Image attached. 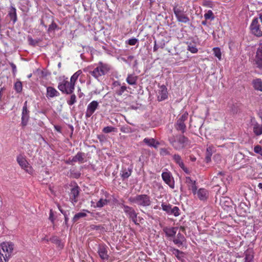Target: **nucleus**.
I'll return each mask as SVG.
<instances>
[{
	"instance_id": "obj_42",
	"label": "nucleus",
	"mask_w": 262,
	"mask_h": 262,
	"mask_svg": "<svg viewBox=\"0 0 262 262\" xmlns=\"http://www.w3.org/2000/svg\"><path fill=\"white\" fill-rule=\"evenodd\" d=\"M213 54L215 57H216L219 60H221L222 59V53L221 50L219 48H214L213 49Z\"/></svg>"
},
{
	"instance_id": "obj_63",
	"label": "nucleus",
	"mask_w": 262,
	"mask_h": 262,
	"mask_svg": "<svg viewBox=\"0 0 262 262\" xmlns=\"http://www.w3.org/2000/svg\"><path fill=\"white\" fill-rule=\"evenodd\" d=\"M154 49V51H156L157 50V49H158V48H157V47L156 46V43L155 44V46L154 47V49Z\"/></svg>"
},
{
	"instance_id": "obj_59",
	"label": "nucleus",
	"mask_w": 262,
	"mask_h": 262,
	"mask_svg": "<svg viewBox=\"0 0 262 262\" xmlns=\"http://www.w3.org/2000/svg\"><path fill=\"white\" fill-rule=\"evenodd\" d=\"M57 207L59 211L61 212V213H62L64 215H65L66 212L61 209V206L59 204H58Z\"/></svg>"
},
{
	"instance_id": "obj_36",
	"label": "nucleus",
	"mask_w": 262,
	"mask_h": 262,
	"mask_svg": "<svg viewBox=\"0 0 262 262\" xmlns=\"http://www.w3.org/2000/svg\"><path fill=\"white\" fill-rule=\"evenodd\" d=\"M173 10L176 17H178L180 15L184 13V9L182 7H179L178 5L173 7Z\"/></svg>"
},
{
	"instance_id": "obj_18",
	"label": "nucleus",
	"mask_w": 262,
	"mask_h": 262,
	"mask_svg": "<svg viewBox=\"0 0 262 262\" xmlns=\"http://www.w3.org/2000/svg\"><path fill=\"white\" fill-rule=\"evenodd\" d=\"M85 154L82 152H78L74 156L70 161L67 162V163L70 164V162H78L80 163L84 162Z\"/></svg>"
},
{
	"instance_id": "obj_49",
	"label": "nucleus",
	"mask_w": 262,
	"mask_h": 262,
	"mask_svg": "<svg viewBox=\"0 0 262 262\" xmlns=\"http://www.w3.org/2000/svg\"><path fill=\"white\" fill-rule=\"evenodd\" d=\"M254 151L262 156V147L261 146L259 145L255 146L254 147Z\"/></svg>"
},
{
	"instance_id": "obj_46",
	"label": "nucleus",
	"mask_w": 262,
	"mask_h": 262,
	"mask_svg": "<svg viewBox=\"0 0 262 262\" xmlns=\"http://www.w3.org/2000/svg\"><path fill=\"white\" fill-rule=\"evenodd\" d=\"M103 132L106 134L110 133L112 132H116V128L113 127V126H106L103 128L102 130Z\"/></svg>"
},
{
	"instance_id": "obj_62",
	"label": "nucleus",
	"mask_w": 262,
	"mask_h": 262,
	"mask_svg": "<svg viewBox=\"0 0 262 262\" xmlns=\"http://www.w3.org/2000/svg\"><path fill=\"white\" fill-rule=\"evenodd\" d=\"M258 187L259 189H262V183H259L258 184Z\"/></svg>"
},
{
	"instance_id": "obj_39",
	"label": "nucleus",
	"mask_w": 262,
	"mask_h": 262,
	"mask_svg": "<svg viewBox=\"0 0 262 262\" xmlns=\"http://www.w3.org/2000/svg\"><path fill=\"white\" fill-rule=\"evenodd\" d=\"M187 50L192 53H196L198 50L194 42H190L188 46Z\"/></svg>"
},
{
	"instance_id": "obj_25",
	"label": "nucleus",
	"mask_w": 262,
	"mask_h": 262,
	"mask_svg": "<svg viewBox=\"0 0 262 262\" xmlns=\"http://www.w3.org/2000/svg\"><path fill=\"white\" fill-rule=\"evenodd\" d=\"M8 16L10 19L12 20L13 24H15L17 20L16 9L14 7L11 6L8 12Z\"/></svg>"
},
{
	"instance_id": "obj_41",
	"label": "nucleus",
	"mask_w": 262,
	"mask_h": 262,
	"mask_svg": "<svg viewBox=\"0 0 262 262\" xmlns=\"http://www.w3.org/2000/svg\"><path fill=\"white\" fill-rule=\"evenodd\" d=\"M14 88L17 93H20L23 89L22 83L20 81H17L14 83Z\"/></svg>"
},
{
	"instance_id": "obj_34",
	"label": "nucleus",
	"mask_w": 262,
	"mask_h": 262,
	"mask_svg": "<svg viewBox=\"0 0 262 262\" xmlns=\"http://www.w3.org/2000/svg\"><path fill=\"white\" fill-rule=\"evenodd\" d=\"M59 28L58 25L54 22V20L52 19L51 24L49 25V28L47 30V32L50 33L54 32L55 30H59Z\"/></svg>"
},
{
	"instance_id": "obj_47",
	"label": "nucleus",
	"mask_w": 262,
	"mask_h": 262,
	"mask_svg": "<svg viewBox=\"0 0 262 262\" xmlns=\"http://www.w3.org/2000/svg\"><path fill=\"white\" fill-rule=\"evenodd\" d=\"M76 102V97L75 94H72L69 100L67 101L68 104L69 105H73Z\"/></svg>"
},
{
	"instance_id": "obj_28",
	"label": "nucleus",
	"mask_w": 262,
	"mask_h": 262,
	"mask_svg": "<svg viewBox=\"0 0 262 262\" xmlns=\"http://www.w3.org/2000/svg\"><path fill=\"white\" fill-rule=\"evenodd\" d=\"M175 128L178 131H180L184 134L186 130V126L184 122L177 120L175 125Z\"/></svg>"
},
{
	"instance_id": "obj_38",
	"label": "nucleus",
	"mask_w": 262,
	"mask_h": 262,
	"mask_svg": "<svg viewBox=\"0 0 262 262\" xmlns=\"http://www.w3.org/2000/svg\"><path fill=\"white\" fill-rule=\"evenodd\" d=\"M82 74V71L79 70L75 72L71 77L70 80L75 85L79 76Z\"/></svg>"
},
{
	"instance_id": "obj_12",
	"label": "nucleus",
	"mask_w": 262,
	"mask_h": 262,
	"mask_svg": "<svg viewBox=\"0 0 262 262\" xmlns=\"http://www.w3.org/2000/svg\"><path fill=\"white\" fill-rule=\"evenodd\" d=\"M161 176L164 182L171 188L173 189L174 187V181L170 172H163Z\"/></svg>"
},
{
	"instance_id": "obj_16",
	"label": "nucleus",
	"mask_w": 262,
	"mask_h": 262,
	"mask_svg": "<svg viewBox=\"0 0 262 262\" xmlns=\"http://www.w3.org/2000/svg\"><path fill=\"white\" fill-rule=\"evenodd\" d=\"M159 90L158 93V100L159 101L164 100L168 98V92L166 86L164 85H162L159 87Z\"/></svg>"
},
{
	"instance_id": "obj_45",
	"label": "nucleus",
	"mask_w": 262,
	"mask_h": 262,
	"mask_svg": "<svg viewBox=\"0 0 262 262\" xmlns=\"http://www.w3.org/2000/svg\"><path fill=\"white\" fill-rule=\"evenodd\" d=\"M204 17L206 20L211 19H214V14L211 10H208L207 13L204 14Z\"/></svg>"
},
{
	"instance_id": "obj_40",
	"label": "nucleus",
	"mask_w": 262,
	"mask_h": 262,
	"mask_svg": "<svg viewBox=\"0 0 262 262\" xmlns=\"http://www.w3.org/2000/svg\"><path fill=\"white\" fill-rule=\"evenodd\" d=\"M86 214L84 212H79L76 213L73 218V222L75 223L77 222L79 219L86 216Z\"/></svg>"
},
{
	"instance_id": "obj_61",
	"label": "nucleus",
	"mask_w": 262,
	"mask_h": 262,
	"mask_svg": "<svg viewBox=\"0 0 262 262\" xmlns=\"http://www.w3.org/2000/svg\"><path fill=\"white\" fill-rule=\"evenodd\" d=\"M40 24L41 25H42L43 26H44L45 28H47V26L45 24L44 21H43V20H41Z\"/></svg>"
},
{
	"instance_id": "obj_64",
	"label": "nucleus",
	"mask_w": 262,
	"mask_h": 262,
	"mask_svg": "<svg viewBox=\"0 0 262 262\" xmlns=\"http://www.w3.org/2000/svg\"><path fill=\"white\" fill-rule=\"evenodd\" d=\"M64 220H65V222L67 223L68 221V217L66 216V214H65V215H64Z\"/></svg>"
},
{
	"instance_id": "obj_7",
	"label": "nucleus",
	"mask_w": 262,
	"mask_h": 262,
	"mask_svg": "<svg viewBox=\"0 0 262 262\" xmlns=\"http://www.w3.org/2000/svg\"><path fill=\"white\" fill-rule=\"evenodd\" d=\"M121 207L123 209L124 213L128 216V219L135 224L139 225L137 223V216L138 213L136 212L135 209L132 207L124 204H121Z\"/></svg>"
},
{
	"instance_id": "obj_30",
	"label": "nucleus",
	"mask_w": 262,
	"mask_h": 262,
	"mask_svg": "<svg viewBox=\"0 0 262 262\" xmlns=\"http://www.w3.org/2000/svg\"><path fill=\"white\" fill-rule=\"evenodd\" d=\"M172 159L176 163L178 164L179 166L183 169H185L184 164L181 159V156L178 154H174L172 156Z\"/></svg>"
},
{
	"instance_id": "obj_24",
	"label": "nucleus",
	"mask_w": 262,
	"mask_h": 262,
	"mask_svg": "<svg viewBox=\"0 0 262 262\" xmlns=\"http://www.w3.org/2000/svg\"><path fill=\"white\" fill-rule=\"evenodd\" d=\"M138 79V76L135 75V74H129L127 75L126 81L129 85H135L137 83Z\"/></svg>"
},
{
	"instance_id": "obj_22",
	"label": "nucleus",
	"mask_w": 262,
	"mask_h": 262,
	"mask_svg": "<svg viewBox=\"0 0 262 262\" xmlns=\"http://www.w3.org/2000/svg\"><path fill=\"white\" fill-rule=\"evenodd\" d=\"M144 143L150 147H153L155 148H157L158 146L160 145L159 142L156 141L154 138H145L143 140Z\"/></svg>"
},
{
	"instance_id": "obj_10",
	"label": "nucleus",
	"mask_w": 262,
	"mask_h": 262,
	"mask_svg": "<svg viewBox=\"0 0 262 262\" xmlns=\"http://www.w3.org/2000/svg\"><path fill=\"white\" fill-rule=\"evenodd\" d=\"M254 63L257 68L262 69V42L259 44L256 49Z\"/></svg>"
},
{
	"instance_id": "obj_57",
	"label": "nucleus",
	"mask_w": 262,
	"mask_h": 262,
	"mask_svg": "<svg viewBox=\"0 0 262 262\" xmlns=\"http://www.w3.org/2000/svg\"><path fill=\"white\" fill-rule=\"evenodd\" d=\"M211 156H212V155H211L210 154H206V158H205L206 162L208 163L209 162H210L211 161Z\"/></svg>"
},
{
	"instance_id": "obj_53",
	"label": "nucleus",
	"mask_w": 262,
	"mask_h": 262,
	"mask_svg": "<svg viewBox=\"0 0 262 262\" xmlns=\"http://www.w3.org/2000/svg\"><path fill=\"white\" fill-rule=\"evenodd\" d=\"M70 173H71V176L73 178H76V179L79 178L80 177V175H81L80 172H77V171L75 172L74 171H71Z\"/></svg>"
},
{
	"instance_id": "obj_19",
	"label": "nucleus",
	"mask_w": 262,
	"mask_h": 262,
	"mask_svg": "<svg viewBox=\"0 0 262 262\" xmlns=\"http://www.w3.org/2000/svg\"><path fill=\"white\" fill-rule=\"evenodd\" d=\"M196 194L198 198L201 201L206 200L209 196L208 190L205 188H200L198 191L196 190Z\"/></svg>"
},
{
	"instance_id": "obj_4",
	"label": "nucleus",
	"mask_w": 262,
	"mask_h": 262,
	"mask_svg": "<svg viewBox=\"0 0 262 262\" xmlns=\"http://www.w3.org/2000/svg\"><path fill=\"white\" fill-rule=\"evenodd\" d=\"M75 86L68 77L63 76L58 83L57 88L63 94H72L75 90Z\"/></svg>"
},
{
	"instance_id": "obj_33",
	"label": "nucleus",
	"mask_w": 262,
	"mask_h": 262,
	"mask_svg": "<svg viewBox=\"0 0 262 262\" xmlns=\"http://www.w3.org/2000/svg\"><path fill=\"white\" fill-rule=\"evenodd\" d=\"M179 22L183 23L184 24L188 23L190 21L189 18L187 16L185 13L180 15L178 17H176Z\"/></svg>"
},
{
	"instance_id": "obj_43",
	"label": "nucleus",
	"mask_w": 262,
	"mask_h": 262,
	"mask_svg": "<svg viewBox=\"0 0 262 262\" xmlns=\"http://www.w3.org/2000/svg\"><path fill=\"white\" fill-rule=\"evenodd\" d=\"M253 255L248 252L245 254V257L244 259V262H253Z\"/></svg>"
},
{
	"instance_id": "obj_17",
	"label": "nucleus",
	"mask_w": 262,
	"mask_h": 262,
	"mask_svg": "<svg viewBox=\"0 0 262 262\" xmlns=\"http://www.w3.org/2000/svg\"><path fill=\"white\" fill-rule=\"evenodd\" d=\"M185 183L189 190L192 191L194 194H196L197 186L196 181L193 180L190 177H186L185 178Z\"/></svg>"
},
{
	"instance_id": "obj_1",
	"label": "nucleus",
	"mask_w": 262,
	"mask_h": 262,
	"mask_svg": "<svg viewBox=\"0 0 262 262\" xmlns=\"http://www.w3.org/2000/svg\"><path fill=\"white\" fill-rule=\"evenodd\" d=\"M168 141L174 149L181 150L189 143V139L183 135L177 134L168 138Z\"/></svg>"
},
{
	"instance_id": "obj_15",
	"label": "nucleus",
	"mask_w": 262,
	"mask_h": 262,
	"mask_svg": "<svg viewBox=\"0 0 262 262\" xmlns=\"http://www.w3.org/2000/svg\"><path fill=\"white\" fill-rule=\"evenodd\" d=\"M107 247L104 245H99L98 249V253L100 257L103 260H107L108 259V254L107 253Z\"/></svg>"
},
{
	"instance_id": "obj_26",
	"label": "nucleus",
	"mask_w": 262,
	"mask_h": 262,
	"mask_svg": "<svg viewBox=\"0 0 262 262\" xmlns=\"http://www.w3.org/2000/svg\"><path fill=\"white\" fill-rule=\"evenodd\" d=\"M177 228L176 227L169 228L166 227L163 228V231L168 237L174 236L177 233Z\"/></svg>"
},
{
	"instance_id": "obj_2",
	"label": "nucleus",
	"mask_w": 262,
	"mask_h": 262,
	"mask_svg": "<svg viewBox=\"0 0 262 262\" xmlns=\"http://www.w3.org/2000/svg\"><path fill=\"white\" fill-rule=\"evenodd\" d=\"M14 245L11 242H5L0 244V262H8L12 256Z\"/></svg>"
},
{
	"instance_id": "obj_32",
	"label": "nucleus",
	"mask_w": 262,
	"mask_h": 262,
	"mask_svg": "<svg viewBox=\"0 0 262 262\" xmlns=\"http://www.w3.org/2000/svg\"><path fill=\"white\" fill-rule=\"evenodd\" d=\"M185 240V237L183 234L180 233H179L177 234V238L173 239V243L177 245L178 246H180L182 245L183 242Z\"/></svg>"
},
{
	"instance_id": "obj_3",
	"label": "nucleus",
	"mask_w": 262,
	"mask_h": 262,
	"mask_svg": "<svg viewBox=\"0 0 262 262\" xmlns=\"http://www.w3.org/2000/svg\"><path fill=\"white\" fill-rule=\"evenodd\" d=\"M128 201L132 204H135L139 207L146 208L151 205L152 201L149 195L145 194H137L135 196L129 198Z\"/></svg>"
},
{
	"instance_id": "obj_23",
	"label": "nucleus",
	"mask_w": 262,
	"mask_h": 262,
	"mask_svg": "<svg viewBox=\"0 0 262 262\" xmlns=\"http://www.w3.org/2000/svg\"><path fill=\"white\" fill-rule=\"evenodd\" d=\"M220 204L225 209L226 208L231 207V200L227 196H222Z\"/></svg>"
},
{
	"instance_id": "obj_31",
	"label": "nucleus",
	"mask_w": 262,
	"mask_h": 262,
	"mask_svg": "<svg viewBox=\"0 0 262 262\" xmlns=\"http://www.w3.org/2000/svg\"><path fill=\"white\" fill-rule=\"evenodd\" d=\"M253 86L255 90L262 92V81L257 78L253 81Z\"/></svg>"
},
{
	"instance_id": "obj_37",
	"label": "nucleus",
	"mask_w": 262,
	"mask_h": 262,
	"mask_svg": "<svg viewBox=\"0 0 262 262\" xmlns=\"http://www.w3.org/2000/svg\"><path fill=\"white\" fill-rule=\"evenodd\" d=\"M50 241L54 244H55L60 248H62L63 247V245L61 243V241L56 236H53L50 238Z\"/></svg>"
},
{
	"instance_id": "obj_44",
	"label": "nucleus",
	"mask_w": 262,
	"mask_h": 262,
	"mask_svg": "<svg viewBox=\"0 0 262 262\" xmlns=\"http://www.w3.org/2000/svg\"><path fill=\"white\" fill-rule=\"evenodd\" d=\"M160 155L161 156L171 155L170 152L167 148H161L160 149Z\"/></svg>"
},
{
	"instance_id": "obj_9",
	"label": "nucleus",
	"mask_w": 262,
	"mask_h": 262,
	"mask_svg": "<svg viewBox=\"0 0 262 262\" xmlns=\"http://www.w3.org/2000/svg\"><path fill=\"white\" fill-rule=\"evenodd\" d=\"M17 162L19 166L24 169L27 172L30 174L33 173V169L32 166L27 161L26 158L22 155H19L16 159Z\"/></svg>"
},
{
	"instance_id": "obj_60",
	"label": "nucleus",
	"mask_w": 262,
	"mask_h": 262,
	"mask_svg": "<svg viewBox=\"0 0 262 262\" xmlns=\"http://www.w3.org/2000/svg\"><path fill=\"white\" fill-rule=\"evenodd\" d=\"M94 226V227L93 228H92V229H93L98 230L100 229L99 226Z\"/></svg>"
},
{
	"instance_id": "obj_54",
	"label": "nucleus",
	"mask_w": 262,
	"mask_h": 262,
	"mask_svg": "<svg viewBox=\"0 0 262 262\" xmlns=\"http://www.w3.org/2000/svg\"><path fill=\"white\" fill-rule=\"evenodd\" d=\"M138 42V39L136 38H131L128 40V43L130 46H134Z\"/></svg>"
},
{
	"instance_id": "obj_8",
	"label": "nucleus",
	"mask_w": 262,
	"mask_h": 262,
	"mask_svg": "<svg viewBox=\"0 0 262 262\" xmlns=\"http://www.w3.org/2000/svg\"><path fill=\"white\" fill-rule=\"evenodd\" d=\"M162 210L169 215H173L178 216L180 214V210L178 207L172 206L170 204L162 203L161 204Z\"/></svg>"
},
{
	"instance_id": "obj_51",
	"label": "nucleus",
	"mask_w": 262,
	"mask_h": 262,
	"mask_svg": "<svg viewBox=\"0 0 262 262\" xmlns=\"http://www.w3.org/2000/svg\"><path fill=\"white\" fill-rule=\"evenodd\" d=\"M120 130L124 133H129L131 132V128L129 126H123L120 128Z\"/></svg>"
},
{
	"instance_id": "obj_21",
	"label": "nucleus",
	"mask_w": 262,
	"mask_h": 262,
	"mask_svg": "<svg viewBox=\"0 0 262 262\" xmlns=\"http://www.w3.org/2000/svg\"><path fill=\"white\" fill-rule=\"evenodd\" d=\"M253 132L256 136L262 135V124L257 122H253L252 123Z\"/></svg>"
},
{
	"instance_id": "obj_11",
	"label": "nucleus",
	"mask_w": 262,
	"mask_h": 262,
	"mask_svg": "<svg viewBox=\"0 0 262 262\" xmlns=\"http://www.w3.org/2000/svg\"><path fill=\"white\" fill-rule=\"evenodd\" d=\"M29 113L30 111L28 110L27 107V101H25L23 107L22 113H21V124L22 126H26L28 122L29 119Z\"/></svg>"
},
{
	"instance_id": "obj_48",
	"label": "nucleus",
	"mask_w": 262,
	"mask_h": 262,
	"mask_svg": "<svg viewBox=\"0 0 262 262\" xmlns=\"http://www.w3.org/2000/svg\"><path fill=\"white\" fill-rule=\"evenodd\" d=\"M126 86L125 85L121 86L119 90L116 91V94L118 96H121L123 93L126 90Z\"/></svg>"
},
{
	"instance_id": "obj_20",
	"label": "nucleus",
	"mask_w": 262,
	"mask_h": 262,
	"mask_svg": "<svg viewBox=\"0 0 262 262\" xmlns=\"http://www.w3.org/2000/svg\"><path fill=\"white\" fill-rule=\"evenodd\" d=\"M60 93L53 87L48 86L47 88L46 97L48 98H51L55 97H58Z\"/></svg>"
},
{
	"instance_id": "obj_58",
	"label": "nucleus",
	"mask_w": 262,
	"mask_h": 262,
	"mask_svg": "<svg viewBox=\"0 0 262 262\" xmlns=\"http://www.w3.org/2000/svg\"><path fill=\"white\" fill-rule=\"evenodd\" d=\"M54 128L58 132L61 133V127L60 126L55 125Z\"/></svg>"
},
{
	"instance_id": "obj_55",
	"label": "nucleus",
	"mask_w": 262,
	"mask_h": 262,
	"mask_svg": "<svg viewBox=\"0 0 262 262\" xmlns=\"http://www.w3.org/2000/svg\"><path fill=\"white\" fill-rule=\"evenodd\" d=\"M10 64L11 66V67L12 68L13 75L14 76H15L17 71L16 66L15 64H14L12 62L10 63Z\"/></svg>"
},
{
	"instance_id": "obj_29",
	"label": "nucleus",
	"mask_w": 262,
	"mask_h": 262,
	"mask_svg": "<svg viewBox=\"0 0 262 262\" xmlns=\"http://www.w3.org/2000/svg\"><path fill=\"white\" fill-rule=\"evenodd\" d=\"M132 173V168H123L120 171V176L123 179H127L131 175Z\"/></svg>"
},
{
	"instance_id": "obj_56",
	"label": "nucleus",
	"mask_w": 262,
	"mask_h": 262,
	"mask_svg": "<svg viewBox=\"0 0 262 262\" xmlns=\"http://www.w3.org/2000/svg\"><path fill=\"white\" fill-rule=\"evenodd\" d=\"M49 220L52 222L53 223L54 222V214H53V212L52 211V210H50V215H49Z\"/></svg>"
},
{
	"instance_id": "obj_27",
	"label": "nucleus",
	"mask_w": 262,
	"mask_h": 262,
	"mask_svg": "<svg viewBox=\"0 0 262 262\" xmlns=\"http://www.w3.org/2000/svg\"><path fill=\"white\" fill-rule=\"evenodd\" d=\"M170 251L172 252V254L174 255L179 260H183L184 257V253L182 251H180L179 250L174 248H171L170 249Z\"/></svg>"
},
{
	"instance_id": "obj_13",
	"label": "nucleus",
	"mask_w": 262,
	"mask_h": 262,
	"mask_svg": "<svg viewBox=\"0 0 262 262\" xmlns=\"http://www.w3.org/2000/svg\"><path fill=\"white\" fill-rule=\"evenodd\" d=\"M99 103L97 101L93 100L90 102L86 108L85 112V118H88L94 113L95 111L98 108Z\"/></svg>"
},
{
	"instance_id": "obj_50",
	"label": "nucleus",
	"mask_w": 262,
	"mask_h": 262,
	"mask_svg": "<svg viewBox=\"0 0 262 262\" xmlns=\"http://www.w3.org/2000/svg\"><path fill=\"white\" fill-rule=\"evenodd\" d=\"M188 117V114L187 112H185L183 114H182L180 117L178 119L180 121L184 122L186 120H187Z\"/></svg>"
},
{
	"instance_id": "obj_35",
	"label": "nucleus",
	"mask_w": 262,
	"mask_h": 262,
	"mask_svg": "<svg viewBox=\"0 0 262 262\" xmlns=\"http://www.w3.org/2000/svg\"><path fill=\"white\" fill-rule=\"evenodd\" d=\"M109 202V201L106 199H100L96 203L95 206H94V208H101L105 205H107Z\"/></svg>"
},
{
	"instance_id": "obj_14",
	"label": "nucleus",
	"mask_w": 262,
	"mask_h": 262,
	"mask_svg": "<svg viewBox=\"0 0 262 262\" xmlns=\"http://www.w3.org/2000/svg\"><path fill=\"white\" fill-rule=\"evenodd\" d=\"M79 187L77 185L71 189L70 199L71 202L74 204L78 202L79 195Z\"/></svg>"
},
{
	"instance_id": "obj_6",
	"label": "nucleus",
	"mask_w": 262,
	"mask_h": 262,
	"mask_svg": "<svg viewBox=\"0 0 262 262\" xmlns=\"http://www.w3.org/2000/svg\"><path fill=\"white\" fill-rule=\"evenodd\" d=\"M250 29L252 34L255 36L258 37L262 36V21L258 17L252 20Z\"/></svg>"
},
{
	"instance_id": "obj_52",
	"label": "nucleus",
	"mask_w": 262,
	"mask_h": 262,
	"mask_svg": "<svg viewBox=\"0 0 262 262\" xmlns=\"http://www.w3.org/2000/svg\"><path fill=\"white\" fill-rule=\"evenodd\" d=\"M214 152V147L213 145H210L207 148L206 154H210L211 155Z\"/></svg>"
},
{
	"instance_id": "obj_5",
	"label": "nucleus",
	"mask_w": 262,
	"mask_h": 262,
	"mask_svg": "<svg viewBox=\"0 0 262 262\" xmlns=\"http://www.w3.org/2000/svg\"><path fill=\"white\" fill-rule=\"evenodd\" d=\"M110 70L111 67L108 64L99 62L97 67L90 71V73L95 78L99 80V78L107 74Z\"/></svg>"
}]
</instances>
